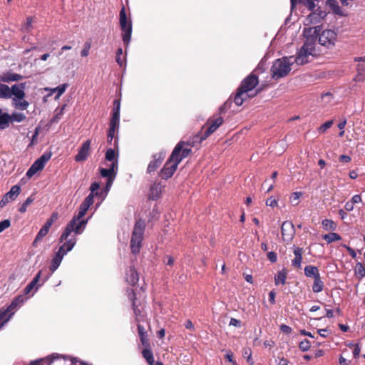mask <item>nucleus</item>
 <instances>
[{
	"mask_svg": "<svg viewBox=\"0 0 365 365\" xmlns=\"http://www.w3.org/2000/svg\"><path fill=\"white\" fill-rule=\"evenodd\" d=\"M280 330L283 333L287 334H291V332L292 331V328L289 326L286 325V324H282L280 326Z\"/></svg>",
	"mask_w": 365,
	"mask_h": 365,
	"instance_id": "nucleus-63",
	"label": "nucleus"
},
{
	"mask_svg": "<svg viewBox=\"0 0 365 365\" xmlns=\"http://www.w3.org/2000/svg\"><path fill=\"white\" fill-rule=\"evenodd\" d=\"M11 225V222L9 220H4L0 222V233L4 230L9 227Z\"/></svg>",
	"mask_w": 365,
	"mask_h": 365,
	"instance_id": "nucleus-56",
	"label": "nucleus"
},
{
	"mask_svg": "<svg viewBox=\"0 0 365 365\" xmlns=\"http://www.w3.org/2000/svg\"><path fill=\"white\" fill-rule=\"evenodd\" d=\"M299 347L302 351H307L310 348V342L307 339H304L299 343Z\"/></svg>",
	"mask_w": 365,
	"mask_h": 365,
	"instance_id": "nucleus-53",
	"label": "nucleus"
},
{
	"mask_svg": "<svg viewBox=\"0 0 365 365\" xmlns=\"http://www.w3.org/2000/svg\"><path fill=\"white\" fill-rule=\"evenodd\" d=\"M302 196V192H294L292 194L290 197L291 202L294 205H297L299 204V199Z\"/></svg>",
	"mask_w": 365,
	"mask_h": 365,
	"instance_id": "nucleus-49",
	"label": "nucleus"
},
{
	"mask_svg": "<svg viewBox=\"0 0 365 365\" xmlns=\"http://www.w3.org/2000/svg\"><path fill=\"white\" fill-rule=\"evenodd\" d=\"M22 78L23 76L20 74L8 72L0 78V81L4 83H10L14 81H19Z\"/></svg>",
	"mask_w": 365,
	"mask_h": 365,
	"instance_id": "nucleus-24",
	"label": "nucleus"
},
{
	"mask_svg": "<svg viewBox=\"0 0 365 365\" xmlns=\"http://www.w3.org/2000/svg\"><path fill=\"white\" fill-rule=\"evenodd\" d=\"M125 279L126 282L132 286H135L138 283L139 276L134 267H130L126 273Z\"/></svg>",
	"mask_w": 365,
	"mask_h": 365,
	"instance_id": "nucleus-23",
	"label": "nucleus"
},
{
	"mask_svg": "<svg viewBox=\"0 0 365 365\" xmlns=\"http://www.w3.org/2000/svg\"><path fill=\"white\" fill-rule=\"evenodd\" d=\"M138 334L140 337L142 344L143 345H148V341H147V339L145 337V332L144 327L140 324H138Z\"/></svg>",
	"mask_w": 365,
	"mask_h": 365,
	"instance_id": "nucleus-46",
	"label": "nucleus"
},
{
	"mask_svg": "<svg viewBox=\"0 0 365 365\" xmlns=\"http://www.w3.org/2000/svg\"><path fill=\"white\" fill-rule=\"evenodd\" d=\"M281 232L284 241H291L295 234V229L293 223L290 221H284L281 226Z\"/></svg>",
	"mask_w": 365,
	"mask_h": 365,
	"instance_id": "nucleus-13",
	"label": "nucleus"
},
{
	"mask_svg": "<svg viewBox=\"0 0 365 365\" xmlns=\"http://www.w3.org/2000/svg\"><path fill=\"white\" fill-rule=\"evenodd\" d=\"M304 274L307 277H313L314 279H315L317 276H320L318 268L313 265H307L304 267Z\"/></svg>",
	"mask_w": 365,
	"mask_h": 365,
	"instance_id": "nucleus-31",
	"label": "nucleus"
},
{
	"mask_svg": "<svg viewBox=\"0 0 365 365\" xmlns=\"http://www.w3.org/2000/svg\"><path fill=\"white\" fill-rule=\"evenodd\" d=\"M49 229L50 227L46 224H44V225L38 231L34 241L33 242L34 247H36L37 243L43 240V238L48 234Z\"/></svg>",
	"mask_w": 365,
	"mask_h": 365,
	"instance_id": "nucleus-28",
	"label": "nucleus"
},
{
	"mask_svg": "<svg viewBox=\"0 0 365 365\" xmlns=\"http://www.w3.org/2000/svg\"><path fill=\"white\" fill-rule=\"evenodd\" d=\"M244 356H247V363L250 364V365H253L254 364V361L252 359V352H251V349H245L244 350Z\"/></svg>",
	"mask_w": 365,
	"mask_h": 365,
	"instance_id": "nucleus-55",
	"label": "nucleus"
},
{
	"mask_svg": "<svg viewBox=\"0 0 365 365\" xmlns=\"http://www.w3.org/2000/svg\"><path fill=\"white\" fill-rule=\"evenodd\" d=\"M266 205L272 207H276L277 206V201L275 200L274 197L271 196L267 199Z\"/></svg>",
	"mask_w": 365,
	"mask_h": 365,
	"instance_id": "nucleus-59",
	"label": "nucleus"
},
{
	"mask_svg": "<svg viewBox=\"0 0 365 365\" xmlns=\"http://www.w3.org/2000/svg\"><path fill=\"white\" fill-rule=\"evenodd\" d=\"M287 277V271L286 269H282L277 272L274 276V284L275 285H284Z\"/></svg>",
	"mask_w": 365,
	"mask_h": 365,
	"instance_id": "nucleus-25",
	"label": "nucleus"
},
{
	"mask_svg": "<svg viewBox=\"0 0 365 365\" xmlns=\"http://www.w3.org/2000/svg\"><path fill=\"white\" fill-rule=\"evenodd\" d=\"M327 5L335 14L343 15L342 9L336 0H328L327 1Z\"/></svg>",
	"mask_w": 365,
	"mask_h": 365,
	"instance_id": "nucleus-32",
	"label": "nucleus"
},
{
	"mask_svg": "<svg viewBox=\"0 0 365 365\" xmlns=\"http://www.w3.org/2000/svg\"><path fill=\"white\" fill-rule=\"evenodd\" d=\"M223 123V118L221 116L214 117L212 120H209L207 124L208 128L204 135L201 137V140L206 139L210 134L214 133Z\"/></svg>",
	"mask_w": 365,
	"mask_h": 365,
	"instance_id": "nucleus-16",
	"label": "nucleus"
},
{
	"mask_svg": "<svg viewBox=\"0 0 365 365\" xmlns=\"http://www.w3.org/2000/svg\"><path fill=\"white\" fill-rule=\"evenodd\" d=\"M322 238L327 241L328 244L341 240V237L336 232H330L322 236Z\"/></svg>",
	"mask_w": 365,
	"mask_h": 365,
	"instance_id": "nucleus-40",
	"label": "nucleus"
},
{
	"mask_svg": "<svg viewBox=\"0 0 365 365\" xmlns=\"http://www.w3.org/2000/svg\"><path fill=\"white\" fill-rule=\"evenodd\" d=\"M33 22L34 18L32 16H29L26 18V23L22 27V31L24 32H30L33 29Z\"/></svg>",
	"mask_w": 365,
	"mask_h": 365,
	"instance_id": "nucleus-44",
	"label": "nucleus"
},
{
	"mask_svg": "<svg viewBox=\"0 0 365 365\" xmlns=\"http://www.w3.org/2000/svg\"><path fill=\"white\" fill-rule=\"evenodd\" d=\"M184 142L180 141L179 142L176 146L175 147L174 150L179 148L178 152L177 153L176 155L175 156L174 160H179V163L182 161V160L187 156L189 155V154L191 153V149L188 148H183Z\"/></svg>",
	"mask_w": 365,
	"mask_h": 365,
	"instance_id": "nucleus-20",
	"label": "nucleus"
},
{
	"mask_svg": "<svg viewBox=\"0 0 365 365\" xmlns=\"http://www.w3.org/2000/svg\"><path fill=\"white\" fill-rule=\"evenodd\" d=\"M166 153L164 150H162L158 153L153 155V160L150 162L148 164L147 172L148 173H151L154 171H155L160 165L162 164L165 157Z\"/></svg>",
	"mask_w": 365,
	"mask_h": 365,
	"instance_id": "nucleus-14",
	"label": "nucleus"
},
{
	"mask_svg": "<svg viewBox=\"0 0 365 365\" xmlns=\"http://www.w3.org/2000/svg\"><path fill=\"white\" fill-rule=\"evenodd\" d=\"M315 54V46L313 38L307 37V40L299 50L297 57L293 58L294 62L298 65H304L309 62V57Z\"/></svg>",
	"mask_w": 365,
	"mask_h": 365,
	"instance_id": "nucleus-7",
	"label": "nucleus"
},
{
	"mask_svg": "<svg viewBox=\"0 0 365 365\" xmlns=\"http://www.w3.org/2000/svg\"><path fill=\"white\" fill-rule=\"evenodd\" d=\"M119 123L115 121L110 120L109 129L108 131V143L112 144L113 140H114L113 146L115 148L118 145V138H115V131L118 130Z\"/></svg>",
	"mask_w": 365,
	"mask_h": 365,
	"instance_id": "nucleus-19",
	"label": "nucleus"
},
{
	"mask_svg": "<svg viewBox=\"0 0 365 365\" xmlns=\"http://www.w3.org/2000/svg\"><path fill=\"white\" fill-rule=\"evenodd\" d=\"M333 124V120H328L323 123L319 128V132L320 133H324L327 129L330 128L331 126Z\"/></svg>",
	"mask_w": 365,
	"mask_h": 365,
	"instance_id": "nucleus-54",
	"label": "nucleus"
},
{
	"mask_svg": "<svg viewBox=\"0 0 365 365\" xmlns=\"http://www.w3.org/2000/svg\"><path fill=\"white\" fill-rule=\"evenodd\" d=\"M324 282L321 279V277L317 276L315 279H314V283L312 284V291L314 293L321 292L324 289Z\"/></svg>",
	"mask_w": 365,
	"mask_h": 365,
	"instance_id": "nucleus-36",
	"label": "nucleus"
},
{
	"mask_svg": "<svg viewBox=\"0 0 365 365\" xmlns=\"http://www.w3.org/2000/svg\"><path fill=\"white\" fill-rule=\"evenodd\" d=\"M321 29L319 26H314L309 28L308 30L309 33H312L309 38H313L315 42L317 37L318 36V41L319 44L325 46L327 48H331L335 46L337 40V34L331 29L323 30L319 33ZM305 34L307 31H304Z\"/></svg>",
	"mask_w": 365,
	"mask_h": 365,
	"instance_id": "nucleus-2",
	"label": "nucleus"
},
{
	"mask_svg": "<svg viewBox=\"0 0 365 365\" xmlns=\"http://www.w3.org/2000/svg\"><path fill=\"white\" fill-rule=\"evenodd\" d=\"M267 257L269 259V260L272 262V263H274L277 262V254L274 252H269L267 253Z\"/></svg>",
	"mask_w": 365,
	"mask_h": 365,
	"instance_id": "nucleus-60",
	"label": "nucleus"
},
{
	"mask_svg": "<svg viewBox=\"0 0 365 365\" xmlns=\"http://www.w3.org/2000/svg\"><path fill=\"white\" fill-rule=\"evenodd\" d=\"M247 96L248 95L247 93L237 88V91L234 98V102L237 106H240L242 105L243 102L247 99Z\"/></svg>",
	"mask_w": 365,
	"mask_h": 365,
	"instance_id": "nucleus-33",
	"label": "nucleus"
},
{
	"mask_svg": "<svg viewBox=\"0 0 365 365\" xmlns=\"http://www.w3.org/2000/svg\"><path fill=\"white\" fill-rule=\"evenodd\" d=\"M26 118L25 114L22 113L15 112L10 115V118L9 119V125L11 122H18L21 123L24 121Z\"/></svg>",
	"mask_w": 365,
	"mask_h": 365,
	"instance_id": "nucleus-41",
	"label": "nucleus"
},
{
	"mask_svg": "<svg viewBox=\"0 0 365 365\" xmlns=\"http://www.w3.org/2000/svg\"><path fill=\"white\" fill-rule=\"evenodd\" d=\"M178 150L179 148H178L177 149L173 150L170 156L166 161L163 168L161 169L159 175L163 179L167 180L171 178L177 170L179 165V160H174V158L178 152Z\"/></svg>",
	"mask_w": 365,
	"mask_h": 365,
	"instance_id": "nucleus-9",
	"label": "nucleus"
},
{
	"mask_svg": "<svg viewBox=\"0 0 365 365\" xmlns=\"http://www.w3.org/2000/svg\"><path fill=\"white\" fill-rule=\"evenodd\" d=\"M63 241L65 242L60 246L51 259L50 266L51 272H54L58 268L63 257L68 252L71 251L76 244V238L74 235L71 236L70 238L68 237L67 240H64Z\"/></svg>",
	"mask_w": 365,
	"mask_h": 365,
	"instance_id": "nucleus-3",
	"label": "nucleus"
},
{
	"mask_svg": "<svg viewBox=\"0 0 365 365\" xmlns=\"http://www.w3.org/2000/svg\"><path fill=\"white\" fill-rule=\"evenodd\" d=\"M57 358H58V354H56V356H54V354L50 355L46 358H42V359L32 361L30 362L29 365H44V364H46V363L48 365H50L53 362V359H57Z\"/></svg>",
	"mask_w": 365,
	"mask_h": 365,
	"instance_id": "nucleus-30",
	"label": "nucleus"
},
{
	"mask_svg": "<svg viewBox=\"0 0 365 365\" xmlns=\"http://www.w3.org/2000/svg\"><path fill=\"white\" fill-rule=\"evenodd\" d=\"M51 158V153L46 152L41 157L34 161L29 169L26 172V176L31 178L36 173L43 169L47 162Z\"/></svg>",
	"mask_w": 365,
	"mask_h": 365,
	"instance_id": "nucleus-10",
	"label": "nucleus"
},
{
	"mask_svg": "<svg viewBox=\"0 0 365 365\" xmlns=\"http://www.w3.org/2000/svg\"><path fill=\"white\" fill-rule=\"evenodd\" d=\"M68 87V84L67 83H64V84H61L58 86H57L56 88H55L53 90V93H57V95H56V98H59L61 95H63V93L65 92L66 88Z\"/></svg>",
	"mask_w": 365,
	"mask_h": 365,
	"instance_id": "nucleus-47",
	"label": "nucleus"
},
{
	"mask_svg": "<svg viewBox=\"0 0 365 365\" xmlns=\"http://www.w3.org/2000/svg\"><path fill=\"white\" fill-rule=\"evenodd\" d=\"M325 16L324 12L320 11L319 14L316 11L310 14L307 19V21H309V24H317L319 20Z\"/></svg>",
	"mask_w": 365,
	"mask_h": 365,
	"instance_id": "nucleus-34",
	"label": "nucleus"
},
{
	"mask_svg": "<svg viewBox=\"0 0 365 365\" xmlns=\"http://www.w3.org/2000/svg\"><path fill=\"white\" fill-rule=\"evenodd\" d=\"M356 69V74L354 78V81L356 82L365 81V66L361 63H358Z\"/></svg>",
	"mask_w": 365,
	"mask_h": 365,
	"instance_id": "nucleus-27",
	"label": "nucleus"
},
{
	"mask_svg": "<svg viewBox=\"0 0 365 365\" xmlns=\"http://www.w3.org/2000/svg\"><path fill=\"white\" fill-rule=\"evenodd\" d=\"M115 152L113 148H108L106 153V159L108 161H110L111 163L113 161H117L115 160Z\"/></svg>",
	"mask_w": 365,
	"mask_h": 365,
	"instance_id": "nucleus-48",
	"label": "nucleus"
},
{
	"mask_svg": "<svg viewBox=\"0 0 365 365\" xmlns=\"http://www.w3.org/2000/svg\"><path fill=\"white\" fill-rule=\"evenodd\" d=\"M128 297L132 302V308L135 316V320L139 322L141 321V314L140 311L138 309V306L135 304V293L133 289H128Z\"/></svg>",
	"mask_w": 365,
	"mask_h": 365,
	"instance_id": "nucleus-21",
	"label": "nucleus"
},
{
	"mask_svg": "<svg viewBox=\"0 0 365 365\" xmlns=\"http://www.w3.org/2000/svg\"><path fill=\"white\" fill-rule=\"evenodd\" d=\"M91 44L90 42H86L83 49L81 51V56L82 57H87L89 55Z\"/></svg>",
	"mask_w": 365,
	"mask_h": 365,
	"instance_id": "nucleus-50",
	"label": "nucleus"
},
{
	"mask_svg": "<svg viewBox=\"0 0 365 365\" xmlns=\"http://www.w3.org/2000/svg\"><path fill=\"white\" fill-rule=\"evenodd\" d=\"M99 170L103 178H106L107 180L115 179L118 170V161L112 162L108 168H100Z\"/></svg>",
	"mask_w": 365,
	"mask_h": 365,
	"instance_id": "nucleus-18",
	"label": "nucleus"
},
{
	"mask_svg": "<svg viewBox=\"0 0 365 365\" xmlns=\"http://www.w3.org/2000/svg\"><path fill=\"white\" fill-rule=\"evenodd\" d=\"M0 98H1V99L11 98L10 87L9 86L4 84V83H0Z\"/></svg>",
	"mask_w": 365,
	"mask_h": 365,
	"instance_id": "nucleus-39",
	"label": "nucleus"
},
{
	"mask_svg": "<svg viewBox=\"0 0 365 365\" xmlns=\"http://www.w3.org/2000/svg\"><path fill=\"white\" fill-rule=\"evenodd\" d=\"M41 274V271H39L37 273V274L34 277V278L31 280V282H29L27 284V286L24 288L23 295L25 296V295L29 294L32 291V289H34V287L36 286L37 283L40 280Z\"/></svg>",
	"mask_w": 365,
	"mask_h": 365,
	"instance_id": "nucleus-29",
	"label": "nucleus"
},
{
	"mask_svg": "<svg viewBox=\"0 0 365 365\" xmlns=\"http://www.w3.org/2000/svg\"><path fill=\"white\" fill-rule=\"evenodd\" d=\"M303 249L298 247H294V258L292 260V266L300 269L302 261Z\"/></svg>",
	"mask_w": 365,
	"mask_h": 365,
	"instance_id": "nucleus-22",
	"label": "nucleus"
},
{
	"mask_svg": "<svg viewBox=\"0 0 365 365\" xmlns=\"http://www.w3.org/2000/svg\"><path fill=\"white\" fill-rule=\"evenodd\" d=\"M360 352H361L360 346L358 344L354 345V349H353V356L355 359H357L359 356Z\"/></svg>",
	"mask_w": 365,
	"mask_h": 365,
	"instance_id": "nucleus-61",
	"label": "nucleus"
},
{
	"mask_svg": "<svg viewBox=\"0 0 365 365\" xmlns=\"http://www.w3.org/2000/svg\"><path fill=\"white\" fill-rule=\"evenodd\" d=\"M258 83L259 80L257 76L252 73L241 82L238 88L245 93H247L249 91H252Z\"/></svg>",
	"mask_w": 365,
	"mask_h": 365,
	"instance_id": "nucleus-11",
	"label": "nucleus"
},
{
	"mask_svg": "<svg viewBox=\"0 0 365 365\" xmlns=\"http://www.w3.org/2000/svg\"><path fill=\"white\" fill-rule=\"evenodd\" d=\"M321 98L325 104H328L332 101L333 95L330 92H327L322 94Z\"/></svg>",
	"mask_w": 365,
	"mask_h": 365,
	"instance_id": "nucleus-51",
	"label": "nucleus"
},
{
	"mask_svg": "<svg viewBox=\"0 0 365 365\" xmlns=\"http://www.w3.org/2000/svg\"><path fill=\"white\" fill-rule=\"evenodd\" d=\"M142 355L149 365H155L153 354L150 349H144Z\"/></svg>",
	"mask_w": 365,
	"mask_h": 365,
	"instance_id": "nucleus-37",
	"label": "nucleus"
},
{
	"mask_svg": "<svg viewBox=\"0 0 365 365\" xmlns=\"http://www.w3.org/2000/svg\"><path fill=\"white\" fill-rule=\"evenodd\" d=\"M89 207L90 206L84 201L81 203L78 214L73 217L61 234L59 238L61 243L63 242L64 240H67V238L71 236L72 232H73L76 235L83 232L88 223V219L83 220L82 218L84 217Z\"/></svg>",
	"mask_w": 365,
	"mask_h": 365,
	"instance_id": "nucleus-1",
	"label": "nucleus"
},
{
	"mask_svg": "<svg viewBox=\"0 0 365 365\" xmlns=\"http://www.w3.org/2000/svg\"><path fill=\"white\" fill-rule=\"evenodd\" d=\"M293 63V56L277 59L271 67L272 77L277 80L286 76L290 72Z\"/></svg>",
	"mask_w": 365,
	"mask_h": 365,
	"instance_id": "nucleus-5",
	"label": "nucleus"
},
{
	"mask_svg": "<svg viewBox=\"0 0 365 365\" xmlns=\"http://www.w3.org/2000/svg\"><path fill=\"white\" fill-rule=\"evenodd\" d=\"M123 54V49L121 48H118L116 52V58L115 61L120 66L123 67L124 64L123 60L121 58V56Z\"/></svg>",
	"mask_w": 365,
	"mask_h": 365,
	"instance_id": "nucleus-52",
	"label": "nucleus"
},
{
	"mask_svg": "<svg viewBox=\"0 0 365 365\" xmlns=\"http://www.w3.org/2000/svg\"><path fill=\"white\" fill-rule=\"evenodd\" d=\"M58 215L57 212H53L51 217L47 220L45 224L48 225L50 227L52 226L53 223L58 219Z\"/></svg>",
	"mask_w": 365,
	"mask_h": 365,
	"instance_id": "nucleus-57",
	"label": "nucleus"
},
{
	"mask_svg": "<svg viewBox=\"0 0 365 365\" xmlns=\"http://www.w3.org/2000/svg\"><path fill=\"white\" fill-rule=\"evenodd\" d=\"M144 231V222L141 220H138L134 225L130 240V249L132 253L134 255H137L140 252L142 241L143 239Z\"/></svg>",
	"mask_w": 365,
	"mask_h": 365,
	"instance_id": "nucleus-6",
	"label": "nucleus"
},
{
	"mask_svg": "<svg viewBox=\"0 0 365 365\" xmlns=\"http://www.w3.org/2000/svg\"><path fill=\"white\" fill-rule=\"evenodd\" d=\"M25 88V83L13 85L10 88V95L12 101H16V100H22V98H24L26 96Z\"/></svg>",
	"mask_w": 365,
	"mask_h": 365,
	"instance_id": "nucleus-15",
	"label": "nucleus"
},
{
	"mask_svg": "<svg viewBox=\"0 0 365 365\" xmlns=\"http://www.w3.org/2000/svg\"><path fill=\"white\" fill-rule=\"evenodd\" d=\"M99 187H100V184L98 182H95L92 183L90 187L91 193L94 194V195H98V190Z\"/></svg>",
	"mask_w": 365,
	"mask_h": 365,
	"instance_id": "nucleus-58",
	"label": "nucleus"
},
{
	"mask_svg": "<svg viewBox=\"0 0 365 365\" xmlns=\"http://www.w3.org/2000/svg\"><path fill=\"white\" fill-rule=\"evenodd\" d=\"M10 118V115L4 113L2 110L0 108V129L4 130L9 127V119Z\"/></svg>",
	"mask_w": 365,
	"mask_h": 365,
	"instance_id": "nucleus-35",
	"label": "nucleus"
},
{
	"mask_svg": "<svg viewBox=\"0 0 365 365\" xmlns=\"http://www.w3.org/2000/svg\"><path fill=\"white\" fill-rule=\"evenodd\" d=\"M322 224L325 230L334 231L336 229V224L332 220L325 219Z\"/></svg>",
	"mask_w": 365,
	"mask_h": 365,
	"instance_id": "nucleus-42",
	"label": "nucleus"
},
{
	"mask_svg": "<svg viewBox=\"0 0 365 365\" xmlns=\"http://www.w3.org/2000/svg\"><path fill=\"white\" fill-rule=\"evenodd\" d=\"M12 106L16 109L24 110L28 108L29 103L24 98H22V100H16V101H12Z\"/></svg>",
	"mask_w": 365,
	"mask_h": 365,
	"instance_id": "nucleus-38",
	"label": "nucleus"
},
{
	"mask_svg": "<svg viewBox=\"0 0 365 365\" xmlns=\"http://www.w3.org/2000/svg\"><path fill=\"white\" fill-rule=\"evenodd\" d=\"M355 274L356 277L361 279L365 277V267L361 262H357L355 267Z\"/></svg>",
	"mask_w": 365,
	"mask_h": 365,
	"instance_id": "nucleus-43",
	"label": "nucleus"
},
{
	"mask_svg": "<svg viewBox=\"0 0 365 365\" xmlns=\"http://www.w3.org/2000/svg\"><path fill=\"white\" fill-rule=\"evenodd\" d=\"M34 200V198L31 196L26 198V200L23 202L21 207L19 209V211L21 213H24L26 211L27 207L31 204Z\"/></svg>",
	"mask_w": 365,
	"mask_h": 365,
	"instance_id": "nucleus-45",
	"label": "nucleus"
},
{
	"mask_svg": "<svg viewBox=\"0 0 365 365\" xmlns=\"http://www.w3.org/2000/svg\"><path fill=\"white\" fill-rule=\"evenodd\" d=\"M230 325L235 327H240L241 322L235 318H231Z\"/></svg>",
	"mask_w": 365,
	"mask_h": 365,
	"instance_id": "nucleus-64",
	"label": "nucleus"
},
{
	"mask_svg": "<svg viewBox=\"0 0 365 365\" xmlns=\"http://www.w3.org/2000/svg\"><path fill=\"white\" fill-rule=\"evenodd\" d=\"M28 299L24 295H19L15 297L11 304L6 307L0 309V329L2 328L14 314L15 312L20 308Z\"/></svg>",
	"mask_w": 365,
	"mask_h": 365,
	"instance_id": "nucleus-4",
	"label": "nucleus"
},
{
	"mask_svg": "<svg viewBox=\"0 0 365 365\" xmlns=\"http://www.w3.org/2000/svg\"><path fill=\"white\" fill-rule=\"evenodd\" d=\"M21 192L20 186L15 185L11 187V190L6 192L2 200L0 201V207H4L10 202H12L16 200V198L19 196Z\"/></svg>",
	"mask_w": 365,
	"mask_h": 365,
	"instance_id": "nucleus-12",
	"label": "nucleus"
},
{
	"mask_svg": "<svg viewBox=\"0 0 365 365\" xmlns=\"http://www.w3.org/2000/svg\"><path fill=\"white\" fill-rule=\"evenodd\" d=\"M91 143V140H87L82 144L78 153L75 156V160L76 162H83L88 158L90 154Z\"/></svg>",
	"mask_w": 365,
	"mask_h": 365,
	"instance_id": "nucleus-17",
	"label": "nucleus"
},
{
	"mask_svg": "<svg viewBox=\"0 0 365 365\" xmlns=\"http://www.w3.org/2000/svg\"><path fill=\"white\" fill-rule=\"evenodd\" d=\"M119 23L122 31V39L125 45V49L128 46L131 40L132 35V22L126 16L125 9L123 6L119 13Z\"/></svg>",
	"mask_w": 365,
	"mask_h": 365,
	"instance_id": "nucleus-8",
	"label": "nucleus"
},
{
	"mask_svg": "<svg viewBox=\"0 0 365 365\" xmlns=\"http://www.w3.org/2000/svg\"><path fill=\"white\" fill-rule=\"evenodd\" d=\"M120 100L115 99L113 101V108L112 112L111 121L118 122L120 121Z\"/></svg>",
	"mask_w": 365,
	"mask_h": 365,
	"instance_id": "nucleus-26",
	"label": "nucleus"
},
{
	"mask_svg": "<svg viewBox=\"0 0 365 365\" xmlns=\"http://www.w3.org/2000/svg\"><path fill=\"white\" fill-rule=\"evenodd\" d=\"M94 194L90 193L83 200L86 204H88V206L91 207V205L93 203V199H94Z\"/></svg>",
	"mask_w": 365,
	"mask_h": 365,
	"instance_id": "nucleus-62",
	"label": "nucleus"
}]
</instances>
